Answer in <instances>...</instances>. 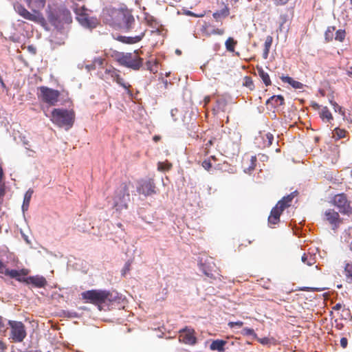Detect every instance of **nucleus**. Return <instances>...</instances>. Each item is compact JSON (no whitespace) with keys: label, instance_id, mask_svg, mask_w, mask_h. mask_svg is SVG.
<instances>
[{"label":"nucleus","instance_id":"f257e3e1","mask_svg":"<svg viewBox=\"0 0 352 352\" xmlns=\"http://www.w3.org/2000/svg\"><path fill=\"white\" fill-rule=\"evenodd\" d=\"M118 25L126 31H130L135 28L138 34L130 36H120L118 40L127 44H134L140 41L144 36L146 30L143 28L140 23H135L134 17L129 12L122 10H116L113 13Z\"/></svg>","mask_w":352,"mask_h":352},{"label":"nucleus","instance_id":"f03ea898","mask_svg":"<svg viewBox=\"0 0 352 352\" xmlns=\"http://www.w3.org/2000/svg\"><path fill=\"white\" fill-rule=\"evenodd\" d=\"M30 272V270L26 268L9 270L0 260V274L26 285L34 286H45L47 285V280L43 276L38 275L28 276Z\"/></svg>","mask_w":352,"mask_h":352},{"label":"nucleus","instance_id":"7ed1b4c3","mask_svg":"<svg viewBox=\"0 0 352 352\" xmlns=\"http://www.w3.org/2000/svg\"><path fill=\"white\" fill-rule=\"evenodd\" d=\"M28 8L32 11L29 12L25 8L20 5L16 7L18 14L25 19L40 24L46 25V20L41 12L45 8L46 0H25Z\"/></svg>","mask_w":352,"mask_h":352},{"label":"nucleus","instance_id":"20e7f679","mask_svg":"<svg viewBox=\"0 0 352 352\" xmlns=\"http://www.w3.org/2000/svg\"><path fill=\"white\" fill-rule=\"evenodd\" d=\"M81 296L85 302L98 306L100 310L102 304L113 302L116 299V296L112 293L102 289L88 290L82 292Z\"/></svg>","mask_w":352,"mask_h":352},{"label":"nucleus","instance_id":"39448f33","mask_svg":"<svg viewBox=\"0 0 352 352\" xmlns=\"http://www.w3.org/2000/svg\"><path fill=\"white\" fill-rule=\"evenodd\" d=\"M50 118L53 124L68 130L74 125L75 113L72 109L57 108L52 111Z\"/></svg>","mask_w":352,"mask_h":352},{"label":"nucleus","instance_id":"423d86ee","mask_svg":"<svg viewBox=\"0 0 352 352\" xmlns=\"http://www.w3.org/2000/svg\"><path fill=\"white\" fill-rule=\"evenodd\" d=\"M116 60L121 66L138 71L143 65V58L139 55V50L131 52H119L116 55Z\"/></svg>","mask_w":352,"mask_h":352},{"label":"nucleus","instance_id":"0eeeda50","mask_svg":"<svg viewBox=\"0 0 352 352\" xmlns=\"http://www.w3.org/2000/svg\"><path fill=\"white\" fill-rule=\"evenodd\" d=\"M129 199L128 186L126 184L122 183L116 191L113 206L117 211L126 209Z\"/></svg>","mask_w":352,"mask_h":352},{"label":"nucleus","instance_id":"6e6552de","mask_svg":"<svg viewBox=\"0 0 352 352\" xmlns=\"http://www.w3.org/2000/svg\"><path fill=\"white\" fill-rule=\"evenodd\" d=\"M38 90L37 96L38 100L50 106L56 105L60 96V93L58 90L45 86L38 87Z\"/></svg>","mask_w":352,"mask_h":352},{"label":"nucleus","instance_id":"1a4fd4ad","mask_svg":"<svg viewBox=\"0 0 352 352\" xmlns=\"http://www.w3.org/2000/svg\"><path fill=\"white\" fill-rule=\"evenodd\" d=\"M47 17L49 22L53 25H58L63 21L71 22V14L68 10H52L50 6L46 10Z\"/></svg>","mask_w":352,"mask_h":352},{"label":"nucleus","instance_id":"9d476101","mask_svg":"<svg viewBox=\"0 0 352 352\" xmlns=\"http://www.w3.org/2000/svg\"><path fill=\"white\" fill-rule=\"evenodd\" d=\"M104 78L107 80L111 79L123 87L129 97L133 96V91L131 90V85L120 76L118 69L114 67L107 68L104 71Z\"/></svg>","mask_w":352,"mask_h":352},{"label":"nucleus","instance_id":"9b49d317","mask_svg":"<svg viewBox=\"0 0 352 352\" xmlns=\"http://www.w3.org/2000/svg\"><path fill=\"white\" fill-rule=\"evenodd\" d=\"M10 327V338L14 342H21L27 336L25 325L19 321L9 320Z\"/></svg>","mask_w":352,"mask_h":352},{"label":"nucleus","instance_id":"f8f14e48","mask_svg":"<svg viewBox=\"0 0 352 352\" xmlns=\"http://www.w3.org/2000/svg\"><path fill=\"white\" fill-rule=\"evenodd\" d=\"M331 204L337 207L341 214L348 216L352 214L351 203L344 193L336 195L332 199Z\"/></svg>","mask_w":352,"mask_h":352},{"label":"nucleus","instance_id":"ddd939ff","mask_svg":"<svg viewBox=\"0 0 352 352\" xmlns=\"http://www.w3.org/2000/svg\"><path fill=\"white\" fill-rule=\"evenodd\" d=\"M87 10L84 8H78L76 11V19L81 25L86 28L93 29L99 24L98 20L96 17L89 16L86 12Z\"/></svg>","mask_w":352,"mask_h":352},{"label":"nucleus","instance_id":"4468645a","mask_svg":"<svg viewBox=\"0 0 352 352\" xmlns=\"http://www.w3.org/2000/svg\"><path fill=\"white\" fill-rule=\"evenodd\" d=\"M154 179L151 178L142 179L138 182L137 191L144 196H150L156 193Z\"/></svg>","mask_w":352,"mask_h":352},{"label":"nucleus","instance_id":"2eb2a0df","mask_svg":"<svg viewBox=\"0 0 352 352\" xmlns=\"http://www.w3.org/2000/svg\"><path fill=\"white\" fill-rule=\"evenodd\" d=\"M324 219L331 225L333 230L337 229L343 223L339 213L333 209H327L324 212Z\"/></svg>","mask_w":352,"mask_h":352},{"label":"nucleus","instance_id":"dca6fc26","mask_svg":"<svg viewBox=\"0 0 352 352\" xmlns=\"http://www.w3.org/2000/svg\"><path fill=\"white\" fill-rule=\"evenodd\" d=\"M201 32L206 36H210L212 35L221 36L225 33V30L224 28H215L214 25L210 23L204 21L201 28Z\"/></svg>","mask_w":352,"mask_h":352},{"label":"nucleus","instance_id":"f3484780","mask_svg":"<svg viewBox=\"0 0 352 352\" xmlns=\"http://www.w3.org/2000/svg\"><path fill=\"white\" fill-rule=\"evenodd\" d=\"M179 340L187 344H194L196 343L195 331L192 329H184L179 331Z\"/></svg>","mask_w":352,"mask_h":352},{"label":"nucleus","instance_id":"a211bd4d","mask_svg":"<svg viewBox=\"0 0 352 352\" xmlns=\"http://www.w3.org/2000/svg\"><path fill=\"white\" fill-rule=\"evenodd\" d=\"M200 269L208 278H216L217 275H219L217 267L213 262L207 261L201 263Z\"/></svg>","mask_w":352,"mask_h":352},{"label":"nucleus","instance_id":"6ab92c4d","mask_svg":"<svg viewBox=\"0 0 352 352\" xmlns=\"http://www.w3.org/2000/svg\"><path fill=\"white\" fill-rule=\"evenodd\" d=\"M281 206L276 204L271 210L270 215L268 217L270 224L276 225L280 221V217L283 212Z\"/></svg>","mask_w":352,"mask_h":352},{"label":"nucleus","instance_id":"aec40b11","mask_svg":"<svg viewBox=\"0 0 352 352\" xmlns=\"http://www.w3.org/2000/svg\"><path fill=\"white\" fill-rule=\"evenodd\" d=\"M297 195H298V192L296 190L294 191L292 193H290L289 195L283 197L282 198V199L278 201L276 204H278L279 206H281L284 210L285 208H287L291 206L293 199L296 196H297Z\"/></svg>","mask_w":352,"mask_h":352},{"label":"nucleus","instance_id":"412c9836","mask_svg":"<svg viewBox=\"0 0 352 352\" xmlns=\"http://www.w3.org/2000/svg\"><path fill=\"white\" fill-rule=\"evenodd\" d=\"M229 14V8L226 6L222 10L214 12L212 14V16L217 22H220L221 23H222L223 19L226 18Z\"/></svg>","mask_w":352,"mask_h":352},{"label":"nucleus","instance_id":"4be33fe9","mask_svg":"<svg viewBox=\"0 0 352 352\" xmlns=\"http://www.w3.org/2000/svg\"><path fill=\"white\" fill-rule=\"evenodd\" d=\"M227 344V341L223 340H215L212 342L210 345V349L212 351H217L219 352L225 351V345Z\"/></svg>","mask_w":352,"mask_h":352},{"label":"nucleus","instance_id":"5701e85b","mask_svg":"<svg viewBox=\"0 0 352 352\" xmlns=\"http://www.w3.org/2000/svg\"><path fill=\"white\" fill-rule=\"evenodd\" d=\"M280 79L283 82L289 84L294 89H302L303 87L302 83L294 80L288 76H282Z\"/></svg>","mask_w":352,"mask_h":352},{"label":"nucleus","instance_id":"b1692460","mask_svg":"<svg viewBox=\"0 0 352 352\" xmlns=\"http://www.w3.org/2000/svg\"><path fill=\"white\" fill-rule=\"evenodd\" d=\"M273 42V37L272 36H267L265 38L264 43V49L263 52V58L267 59L269 56L270 50L272 47Z\"/></svg>","mask_w":352,"mask_h":352},{"label":"nucleus","instance_id":"393cba45","mask_svg":"<svg viewBox=\"0 0 352 352\" xmlns=\"http://www.w3.org/2000/svg\"><path fill=\"white\" fill-rule=\"evenodd\" d=\"M256 69L259 77L261 78L265 85L266 87L271 85L272 82L268 73L265 72L262 67H257Z\"/></svg>","mask_w":352,"mask_h":352},{"label":"nucleus","instance_id":"a878e982","mask_svg":"<svg viewBox=\"0 0 352 352\" xmlns=\"http://www.w3.org/2000/svg\"><path fill=\"white\" fill-rule=\"evenodd\" d=\"M241 137L239 133L233 132L232 133H230V139L231 144L230 142H228L227 145L230 144V146H232V147L236 146V148H238L241 144Z\"/></svg>","mask_w":352,"mask_h":352},{"label":"nucleus","instance_id":"bb28decb","mask_svg":"<svg viewBox=\"0 0 352 352\" xmlns=\"http://www.w3.org/2000/svg\"><path fill=\"white\" fill-rule=\"evenodd\" d=\"M267 104H272L274 107H278L284 104V98L282 96H273L267 100Z\"/></svg>","mask_w":352,"mask_h":352},{"label":"nucleus","instance_id":"cd10ccee","mask_svg":"<svg viewBox=\"0 0 352 352\" xmlns=\"http://www.w3.org/2000/svg\"><path fill=\"white\" fill-rule=\"evenodd\" d=\"M301 261L308 266H311L316 262V256L310 253H304Z\"/></svg>","mask_w":352,"mask_h":352},{"label":"nucleus","instance_id":"c85d7f7f","mask_svg":"<svg viewBox=\"0 0 352 352\" xmlns=\"http://www.w3.org/2000/svg\"><path fill=\"white\" fill-rule=\"evenodd\" d=\"M344 274L348 283H352V263H346L344 265Z\"/></svg>","mask_w":352,"mask_h":352},{"label":"nucleus","instance_id":"c756f323","mask_svg":"<svg viewBox=\"0 0 352 352\" xmlns=\"http://www.w3.org/2000/svg\"><path fill=\"white\" fill-rule=\"evenodd\" d=\"M320 116L322 120H326L327 122H330L333 120L332 114L327 107L322 109Z\"/></svg>","mask_w":352,"mask_h":352},{"label":"nucleus","instance_id":"7c9ffc66","mask_svg":"<svg viewBox=\"0 0 352 352\" xmlns=\"http://www.w3.org/2000/svg\"><path fill=\"white\" fill-rule=\"evenodd\" d=\"M237 44V41L232 37H229L225 43L226 48L228 52H234L235 46Z\"/></svg>","mask_w":352,"mask_h":352},{"label":"nucleus","instance_id":"2f4dec72","mask_svg":"<svg viewBox=\"0 0 352 352\" xmlns=\"http://www.w3.org/2000/svg\"><path fill=\"white\" fill-rule=\"evenodd\" d=\"M32 194H33V190H31V189H29L25 192V196H24V199H23V210L25 209V210L28 209Z\"/></svg>","mask_w":352,"mask_h":352},{"label":"nucleus","instance_id":"473e14b6","mask_svg":"<svg viewBox=\"0 0 352 352\" xmlns=\"http://www.w3.org/2000/svg\"><path fill=\"white\" fill-rule=\"evenodd\" d=\"M173 165L171 163L168 161L166 162H159L157 163V169L160 171H168L171 169Z\"/></svg>","mask_w":352,"mask_h":352},{"label":"nucleus","instance_id":"72a5a7b5","mask_svg":"<svg viewBox=\"0 0 352 352\" xmlns=\"http://www.w3.org/2000/svg\"><path fill=\"white\" fill-rule=\"evenodd\" d=\"M346 131L344 129H341L340 128H336L333 131V138L336 140H338L342 138L345 137Z\"/></svg>","mask_w":352,"mask_h":352},{"label":"nucleus","instance_id":"f704fd0d","mask_svg":"<svg viewBox=\"0 0 352 352\" xmlns=\"http://www.w3.org/2000/svg\"><path fill=\"white\" fill-rule=\"evenodd\" d=\"M243 85L249 88L250 90L254 89L253 80L250 76H246L243 78Z\"/></svg>","mask_w":352,"mask_h":352},{"label":"nucleus","instance_id":"c9c22d12","mask_svg":"<svg viewBox=\"0 0 352 352\" xmlns=\"http://www.w3.org/2000/svg\"><path fill=\"white\" fill-rule=\"evenodd\" d=\"M335 30L336 29L334 27H329L326 30L324 36L327 42L331 41L333 40Z\"/></svg>","mask_w":352,"mask_h":352},{"label":"nucleus","instance_id":"e433bc0d","mask_svg":"<svg viewBox=\"0 0 352 352\" xmlns=\"http://www.w3.org/2000/svg\"><path fill=\"white\" fill-rule=\"evenodd\" d=\"M256 157L255 155L252 156L250 160V165L248 168H245V172L248 171V173H250L253 170H254L256 164Z\"/></svg>","mask_w":352,"mask_h":352},{"label":"nucleus","instance_id":"4c0bfd02","mask_svg":"<svg viewBox=\"0 0 352 352\" xmlns=\"http://www.w3.org/2000/svg\"><path fill=\"white\" fill-rule=\"evenodd\" d=\"M346 32L343 30H338L336 32L335 39L340 42H342L344 40Z\"/></svg>","mask_w":352,"mask_h":352},{"label":"nucleus","instance_id":"58836bf2","mask_svg":"<svg viewBox=\"0 0 352 352\" xmlns=\"http://www.w3.org/2000/svg\"><path fill=\"white\" fill-rule=\"evenodd\" d=\"M146 69L149 70L151 72L155 73L157 72V69L154 67H156V63L153 62L151 60H148L146 63Z\"/></svg>","mask_w":352,"mask_h":352},{"label":"nucleus","instance_id":"ea45409f","mask_svg":"<svg viewBox=\"0 0 352 352\" xmlns=\"http://www.w3.org/2000/svg\"><path fill=\"white\" fill-rule=\"evenodd\" d=\"M243 334L245 336H252L254 338H257V335L254 332V329L245 327L243 329Z\"/></svg>","mask_w":352,"mask_h":352},{"label":"nucleus","instance_id":"a19ab883","mask_svg":"<svg viewBox=\"0 0 352 352\" xmlns=\"http://www.w3.org/2000/svg\"><path fill=\"white\" fill-rule=\"evenodd\" d=\"M221 138L222 134L219 131H217L215 133H214V135L210 139L213 140V142L217 144V146H219V144Z\"/></svg>","mask_w":352,"mask_h":352},{"label":"nucleus","instance_id":"79ce46f5","mask_svg":"<svg viewBox=\"0 0 352 352\" xmlns=\"http://www.w3.org/2000/svg\"><path fill=\"white\" fill-rule=\"evenodd\" d=\"M266 140L265 142V144L267 146H270L272 144V142L274 140V136L270 133H267L265 134Z\"/></svg>","mask_w":352,"mask_h":352},{"label":"nucleus","instance_id":"37998d69","mask_svg":"<svg viewBox=\"0 0 352 352\" xmlns=\"http://www.w3.org/2000/svg\"><path fill=\"white\" fill-rule=\"evenodd\" d=\"M327 287H300L301 291H323Z\"/></svg>","mask_w":352,"mask_h":352},{"label":"nucleus","instance_id":"c03bdc74","mask_svg":"<svg viewBox=\"0 0 352 352\" xmlns=\"http://www.w3.org/2000/svg\"><path fill=\"white\" fill-rule=\"evenodd\" d=\"M215 144V143L213 142V140H212L211 139H210L208 140V142L205 144V151H204V155H206L208 154L209 153V148L211 146Z\"/></svg>","mask_w":352,"mask_h":352},{"label":"nucleus","instance_id":"a18cd8bd","mask_svg":"<svg viewBox=\"0 0 352 352\" xmlns=\"http://www.w3.org/2000/svg\"><path fill=\"white\" fill-rule=\"evenodd\" d=\"M274 4L276 6H283L286 5L289 0H272Z\"/></svg>","mask_w":352,"mask_h":352},{"label":"nucleus","instance_id":"49530a36","mask_svg":"<svg viewBox=\"0 0 352 352\" xmlns=\"http://www.w3.org/2000/svg\"><path fill=\"white\" fill-rule=\"evenodd\" d=\"M331 103L333 106L335 111H338L342 115H344V112L342 111L340 106H339L336 102L331 101Z\"/></svg>","mask_w":352,"mask_h":352},{"label":"nucleus","instance_id":"de8ad7c7","mask_svg":"<svg viewBox=\"0 0 352 352\" xmlns=\"http://www.w3.org/2000/svg\"><path fill=\"white\" fill-rule=\"evenodd\" d=\"M228 325L232 328L234 326H238L239 327H241L243 325V322L242 321H236V322H230Z\"/></svg>","mask_w":352,"mask_h":352},{"label":"nucleus","instance_id":"09e8293b","mask_svg":"<svg viewBox=\"0 0 352 352\" xmlns=\"http://www.w3.org/2000/svg\"><path fill=\"white\" fill-rule=\"evenodd\" d=\"M202 166L207 170H208L211 167H212V164L210 162V160H204L203 162H202Z\"/></svg>","mask_w":352,"mask_h":352},{"label":"nucleus","instance_id":"8fccbe9b","mask_svg":"<svg viewBox=\"0 0 352 352\" xmlns=\"http://www.w3.org/2000/svg\"><path fill=\"white\" fill-rule=\"evenodd\" d=\"M131 262L130 261H128L124 266V268L122 270L123 271V274H125L127 272H129L130 270V268H131Z\"/></svg>","mask_w":352,"mask_h":352},{"label":"nucleus","instance_id":"3c124183","mask_svg":"<svg viewBox=\"0 0 352 352\" xmlns=\"http://www.w3.org/2000/svg\"><path fill=\"white\" fill-rule=\"evenodd\" d=\"M348 345V340L346 338H342L340 339V346L343 348V349H345L346 348Z\"/></svg>","mask_w":352,"mask_h":352},{"label":"nucleus","instance_id":"603ef678","mask_svg":"<svg viewBox=\"0 0 352 352\" xmlns=\"http://www.w3.org/2000/svg\"><path fill=\"white\" fill-rule=\"evenodd\" d=\"M258 342L262 344H267L269 343V339L267 338H256Z\"/></svg>","mask_w":352,"mask_h":352},{"label":"nucleus","instance_id":"864d4df0","mask_svg":"<svg viewBox=\"0 0 352 352\" xmlns=\"http://www.w3.org/2000/svg\"><path fill=\"white\" fill-rule=\"evenodd\" d=\"M6 329L5 320L3 318L0 316V331H3Z\"/></svg>","mask_w":352,"mask_h":352},{"label":"nucleus","instance_id":"5fc2aeb1","mask_svg":"<svg viewBox=\"0 0 352 352\" xmlns=\"http://www.w3.org/2000/svg\"><path fill=\"white\" fill-rule=\"evenodd\" d=\"M186 14L188 16H195V17H203L204 16V14H197L193 13L191 11H188L186 12Z\"/></svg>","mask_w":352,"mask_h":352},{"label":"nucleus","instance_id":"6e6d98bb","mask_svg":"<svg viewBox=\"0 0 352 352\" xmlns=\"http://www.w3.org/2000/svg\"><path fill=\"white\" fill-rule=\"evenodd\" d=\"M6 349V344L2 340H0V352H4Z\"/></svg>","mask_w":352,"mask_h":352},{"label":"nucleus","instance_id":"4d7b16f0","mask_svg":"<svg viewBox=\"0 0 352 352\" xmlns=\"http://www.w3.org/2000/svg\"><path fill=\"white\" fill-rule=\"evenodd\" d=\"M28 50L30 52H31L32 54H36V49L33 46L30 45V46H28Z\"/></svg>","mask_w":352,"mask_h":352},{"label":"nucleus","instance_id":"13d9d810","mask_svg":"<svg viewBox=\"0 0 352 352\" xmlns=\"http://www.w3.org/2000/svg\"><path fill=\"white\" fill-rule=\"evenodd\" d=\"M210 96H206L204 100V105L208 104L210 102Z\"/></svg>","mask_w":352,"mask_h":352},{"label":"nucleus","instance_id":"bf43d9fd","mask_svg":"<svg viewBox=\"0 0 352 352\" xmlns=\"http://www.w3.org/2000/svg\"><path fill=\"white\" fill-rule=\"evenodd\" d=\"M95 63H98V65H101L103 63V60L101 58H97L94 61Z\"/></svg>","mask_w":352,"mask_h":352},{"label":"nucleus","instance_id":"052dcab7","mask_svg":"<svg viewBox=\"0 0 352 352\" xmlns=\"http://www.w3.org/2000/svg\"><path fill=\"white\" fill-rule=\"evenodd\" d=\"M342 307V305L340 303H337L334 307L333 309L335 310H340Z\"/></svg>","mask_w":352,"mask_h":352},{"label":"nucleus","instance_id":"680f3d73","mask_svg":"<svg viewBox=\"0 0 352 352\" xmlns=\"http://www.w3.org/2000/svg\"><path fill=\"white\" fill-rule=\"evenodd\" d=\"M347 75L352 77V67H350L347 70Z\"/></svg>","mask_w":352,"mask_h":352},{"label":"nucleus","instance_id":"e2e57ef3","mask_svg":"<svg viewBox=\"0 0 352 352\" xmlns=\"http://www.w3.org/2000/svg\"><path fill=\"white\" fill-rule=\"evenodd\" d=\"M176 53H177V54H181V51H180V50H176Z\"/></svg>","mask_w":352,"mask_h":352},{"label":"nucleus","instance_id":"0e129e2a","mask_svg":"<svg viewBox=\"0 0 352 352\" xmlns=\"http://www.w3.org/2000/svg\"><path fill=\"white\" fill-rule=\"evenodd\" d=\"M158 139H159V138H158V137H157V136H155V137H154V140H155V141H156V140H157Z\"/></svg>","mask_w":352,"mask_h":352},{"label":"nucleus","instance_id":"69168bd1","mask_svg":"<svg viewBox=\"0 0 352 352\" xmlns=\"http://www.w3.org/2000/svg\"><path fill=\"white\" fill-rule=\"evenodd\" d=\"M1 231H2V227H1V226L0 225V233H1Z\"/></svg>","mask_w":352,"mask_h":352},{"label":"nucleus","instance_id":"338daca9","mask_svg":"<svg viewBox=\"0 0 352 352\" xmlns=\"http://www.w3.org/2000/svg\"><path fill=\"white\" fill-rule=\"evenodd\" d=\"M350 3H351V4L352 5V0H350Z\"/></svg>","mask_w":352,"mask_h":352}]
</instances>
